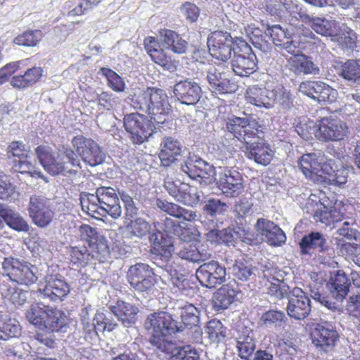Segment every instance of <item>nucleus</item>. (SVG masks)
I'll return each mask as SVG.
<instances>
[{
    "mask_svg": "<svg viewBox=\"0 0 360 360\" xmlns=\"http://www.w3.org/2000/svg\"><path fill=\"white\" fill-rule=\"evenodd\" d=\"M334 166L335 160L326 159L320 152L304 154L297 162L299 169L313 182L324 181V175H328L330 184L342 186L347 181L349 170L344 166L338 169Z\"/></svg>",
    "mask_w": 360,
    "mask_h": 360,
    "instance_id": "f257e3e1",
    "label": "nucleus"
},
{
    "mask_svg": "<svg viewBox=\"0 0 360 360\" xmlns=\"http://www.w3.org/2000/svg\"><path fill=\"white\" fill-rule=\"evenodd\" d=\"M35 154L44 170L52 176H75L82 168L77 154L69 148L54 152L47 146H39Z\"/></svg>",
    "mask_w": 360,
    "mask_h": 360,
    "instance_id": "f03ea898",
    "label": "nucleus"
},
{
    "mask_svg": "<svg viewBox=\"0 0 360 360\" xmlns=\"http://www.w3.org/2000/svg\"><path fill=\"white\" fill-rule=\"evenodd\" d=\"M150 335V342L161 352H168L172 347V338L181 333L183 324L168 312L160 311L149 314L144 323Z\"/></svg>",
    "mask_w": 360,
    "mask_h": 360,
    "instance_id": "7ed1b4c3",
    "label": "nucleus"
},
{
    "mask_svg": "<svg viewBox=\"0 0 360 360\" xmlns=\"http://www.w3.org/2000/svg\"><path fill=\"white\" fill-rule=\"evenodd\" d=\"M81 197L82 210L96 219L110 216L118 219L122 214L119 198L113 188L101 186L96 189V194L86 193Z\"/></svg>",
    "mask_w": 360,
    "mask_h": 360,
    "instance_id": "20e7f679",
    "label": "nucleus"
},
{
    "mask_svg": "<svg viewBox=\"0 0 360 360\" xmlns=\"http://www.w3.org/2000/svg\"><path fill=\"white\" fill-rule=\"evenodd\" d=\"M130 104L134 109L150 115V119L158 124L165 122L171 107L165 91L154 87L131 96Z\"/></svg>",
    "mask_w": 360,
    "mask_h": 360,
    "instance_id": "39448f33",
    "label": "nucleus"
},
{
    "mask_svg": "<svg viewBox=\"0 0 360 360\" xmlns=\"http://www.w3.org/2000/svg\"><path fill=\"white\" fill-rule=\"evenodd\" d=\"M26 318L32 325L48 333H65L68 318L65 314L39 301L32 304L26 311Z\"/></svg>",
    "mask_w": 360,
    "mask_h": 360,
    "instance_id": "423d86ee",
    "label": "nucleus"
},
{
    "mask_svg": "<svg viewBox=\"0 0 360 360\" xmlns=\"http://www.w3.org/2000/svg\"><path fill=\"white\" fill-rule=\"evenodd\" d=\"M150 252L155 264L167 272L173 288L176 290L188 278L170 264L174 250V242L166 235L158 232L150 236Z\"/></svg>",
    "mask_w": 360,
    "mask_h": 360,
    "instance_id": "0eeeda50",
    "label": "nucleus"
},
{
    "mask_svg": "<svg viewBox=\"0 0 360 360\" xmlns=\"http://www.w3.org/2000/svg\"><path fill=\"white\" fill-rule=\"evenodd\" d=\"M1 269L4 276L19 285L30 286L38 279L37 266L13 257L4 258Z\"/></svg>",
    "mask_w": 360,
    "mask_h": 360,
    "instance_id": "6e6552de",
    "label": "nucleus"
},
{
    "mask_svg": "<svg viewBox=\"0 0 360 360\" xmlns=\"http://www.w3.org/2000/svg\"><path fill=\"white\" fill-rule=\"evenodd\" d=\"M178 166L179 172L199 181L202 186L214 182V176L217 175L215 167L212 165L195 154H189Z\"/></svg>",
    "mask_w": 360,
    "mask_h": 360,
    "instance_id": "1a4fd4ad",
    "label": "nucleus"
},
{
    "mask_svg": "<svg viewBox=\"0 0 360 360\" xmlns=\"http://www.w3.org/2000/svg\"><path fill=\"white\" fill-rule=\"evenodd\" d=\"M6 153L13 172L28 174L34 178L44 177L40 169L36 167V164L32 162L26 153L25 145L22 141H12L8 145Z\"/></svg>",
    "mask_w": 360,
    "mask_h": 360,
    "instance_id": "9d476101",
    "label": "nucleus"
},
{
    "mask_svg": "<svg viewBox=\"0 0 360 360\" xmlns=\"http://www.w3.org/2000/svg\"><path fill=\"white\" fill-rule=\"evenodd\" d=\"M311 28L317 34L329 37L332 41L339 43L342 46L351 47L352 30L345 24H340L332 18L316 17L313 19Z\"/></svg>",
    "mask_w": 360,
    "mask_h": 360,
    "instance_id": "9b49d317",
    "label": "nucleus"
},
{
    "mask_svg": "<svg viewBox=\"0 0 360 360\" xmlns=\"http://www.w3.org/2000/svg\"><path fill=\"white\" fill-rule=\"evenodd\" d=\"M123 122L129 139L136 145L147 141L155 129L152 120L137 112L126 115Z\"/></svg>",
    "mask_w": 360,
    "mask_h": 360,
    "instance_id": "f8f14e48",
    "label": "nucleus"
},
{
    "mask_svg": "<svg viewBox=\"0 0 360 360\" xmlns=\"http://www.w3.org/2000/svg\"><path fill=\"white\" fill-rule=\"evenodd\" d=\"M238 49L231 58V68L233 72L240 77H249L257 69L256 55L251 47L242 39L236 40Z\"/></svg>",
    "mask_w": 360,
    "mask_h": 360,
    "instance_id": "ddd939ff",
    "label": "nucleus"
},
{
    "mask_svg": "<svg viewBox=\"0 0 360 360\" xmlns=\"http://www.w3.org/2000/svg\"><path fill=\"white\" fill-rule=\"evenodd\" d=\"M236 38L233 40L230 33L216 31L211 33L207 38L209 52L213 58L221 61H226L231 58V53L237 51Z\"/></svg>",
    "mask_w": 360,
    "mask_h": 360,
    "instance_id": "4468645a",
    "label": "nucleus"
},
{
    "mask_svg": "<svg viewBox=\"0 0 360 360\" xmlns=\"http://www.w3.org/2000/svg\"><path fill=\"white\" fill-rule=\"evenodd\" d=\"M73 148L82 160L91 167L102 164L105 154L101 147L93 139L82 135L75 136L72 140Z\"/></svg>",
    "mask_w": 360,
    "mask_h": 360,
    "instance_id": "2eb2a0df",
    "label": "nucleus"
},
{
    "mask_svg": "<svg viewBox=\"0 0 360 360\" xmlns=\"http://www.w3.org/2000/svg\"><path fill=\"white\" fill-rule=\"evenodd\" d=\"M127 279L130 286L140 292H149L155 282L153 269L146 263L131 265L127 273Z\"/></svg>",
    "mask_w": 360,
    "mask_h": 360,
    "instance_id": "dca6fc26",
    "label": "nucleus"
},
{
    "mask_svg": "<svg viewBox=\"0 0 360 360\" xmlns=\"http://www.w3.org/2000/svg\"><path fill=\"white\" fill-rule=\"evenodd\" d=\"M264 290L270 297L282 300L290 293V287L283 281V272L277 268L265 265L261 273Z\"/></svg>",
    "mask_w": 360,
    "mask_h": 360,
    "instance_id": "f3484780",
    "label": "nucleus"
},
{
    "mask_svg": "<svg viewBox=\"0 0 360 360\" xmlns=\"http://www.w3.org/2000/svg\"><path fill=\"white\" fill-rule=\"evenodd\" d=\"M348 134L347 124L334 115L322 117L319 120V129L316 132L317 139L323 141H341Z\"/></svg>",
    "mask_w": 360,
    "mask_h": 360,
    "instance_id": "a211bd4d",
    "label": "nucleus"
},
{
    "mask_svg": "<svg viewBox=\"0 0 360 360\" xmlns=\"http://www.w3.org/2000/svg\"><path fill=\"white\" fill-rule=\"evenodd\" d=\"M243 143V151L248 159L264 166L271 162L274 152L269 143L257 136V132Z\"/></svg>",
    "mask_w": 360,
    "mask_h": 360,
    "instance_id": "6ab92c4d",
    "label": "nucleus"
},
{
    "mask_svg": "<svg viewBox=\"0 0 360 360\" xmlns=\"http://www.w3.org/2000/svg\"><path fill=\"white\" fill-rule=\"evenodd\" d=\"M214 181L227 198L238 197L244 188L242 175L238 171L229 168H224L219 172L218 177L214 176Z\"/></svg>",
    "mask_w": 360,
    "mask_h": 360,
    "instance_id": "aec40b11",
    "label": "nucleus"
},
{
    "mask_svg": "<svg viewBox=\"0 0 360 360\" xmlns=\"http://www.w3.org/2000/svg\"><path fill=\"white\" fill-rule=\"evenodd\" d=\"M28 212L33 222L39 227H46L51 222L53 212L50 201L41 195H32L30 198Z\"/></svg>",
    "mask_w": 360,
    "mask_h": 360,
    "instance_id": "412c9836",
    "label": "nucleus"
},
{
    "mask_svg": "<svg viewBox=\"0 0 360 360\" xmlns=\"http://www.w3.org/2000/svg\"><path fill=\"white\" fill-rule=\"evenodd\" d=\"M195 275L202 285L212 288L225 281L226 271L218 262L212 260L201 264Z\"/></svg>",
    "mask_w": 360,
    "mask_h": 360,
    "instance_id": "4be33fe9",
    "label": "nucleus"
},
{
    "mask_svg": "<svg viewBox=\"0 0 360 360\" xmlns=\"http://www.w3.org/2000/svg\"><path fill=\"white\" fill-rule=\"evenodd\" d=\"M288 303L286 307L288 315L296 320H303L311 312V300L307 294L300 288L290 290L287 295Z\"/></svg>",
    "mask_w": 360,
    "mask_h": 360,
    "instance_id": "5701e85b",
    "label": "nucleus"
},
{
    "mask_svg": "<svg viewBox=\"0 0 360 360\" xmlns=\"http://www.w3.org/2000/svg\"><path fill=\"white\" fill-rule=\"evenodd\" d=\"M338 338L335 326L329 322L317 323L311 333L313 344L325 352L333 348Z\"/></svg>",
    "mask_w": 360,
    "mask_h": 360,
    "instance_id": "b1692460",
    "label": "nucleus"
},
{
    "mask_svg": "<svg viewBox=\"0 0 360 360\" xmlns=\"http://www.w3.org/2000/svg\"><path fill=\"white\" fill-rule=\"evenodd\" d=\"M173 92L181 104L194 106L201 98L202 89L194 80L186 79L177 82L174 86Z\"/></svg>",
    "mask_w": 360,
    "mask_h": 360,
    "instance_id": "393cba45",
    "label": "nucleus"
},
{
    "mask_svg": "<svg viewBox=\"0 0 360 360\" xmlns=\"http://www.w3.org/2000/svg\"><path fill=\"white\" fill-rule=\"evenodd\" d=\"M181 321L178 324H183L181 333L191 335L193 341L200 340L202 330L200 323V311L194 305L189 304L184 306L181 312Z\"/></svg>",
    "mask_w": 360,
    "mask_h": 360,
    "instance_id": "a878e982",
    "label": "nucleus"
},
{
    "mask_svg": "<svg viewBox=\"0 0 360 360\" xmlns=\"http://www.w3.org/2000/svg\"><path fill=\"white\" fill-rule=\"evenodd\" d=\"M255 126L256 124L248 117L232 116L226 120V130L242 143L258 131L255 129Z\"/></svg>",
    "mask_w": 360,
    "mask_h": 360,
    "instance_id": "bb28decb",
    "label": "nucleus"
},
{
    "mask_svg": "<svg viewBox=\"0 0 360 360\" xmlns=\"http://www.w3.org/2000/svg\"><path fill=\"white\" fill-rule=\"evenodd\" d=\"M255 228L257 235L264 237L263 240L271 246H280L286 241L284 231L269 219L259 218Z\"/></svg>",
    "mask_w": 360,
    "mask_h": 360,
    "instance_id": "cd10ccee",
    "label": "nucleus"
},
{
    "mask_svg": "<svg viewBox=\"0 0 360 360\" xmlns=\"http://www.w3.org/2000/svg\"><path fill=\"white\" fill-rule=\"evenodd\" d=\"M205 74L208 88L212 93L224 94L233 91L226 72L210 65L205 70Z\"/></svg>",
    "mask_w": 360,
    "mask_h": 360,
    "instance_id": "c85d7f7f",
    "label": "nucleus"
},
{
    "mask_svg": "<svg viewBox=\"0 0 360 360\" xmlns=\"http://www.w3.org/2000/svg\"><path fill=\"white\" fill-rule=\"evenodd\" d=\"M70 287L60 276H51L46 281V285L41 295L49 298L54 302H62L69 294Z\"/></svg>",
    "mask_w": 360,
    "mask_h": 360,
    "instance_id": "c756f323",
    "label": "nucleus"
},
{
    "mask_svg": "<svg viewBox=\"0 0 360 360\" xmlns=\"http://www.w3.org/2000/svg\"><path fill=\"white\" fill-rule=\"evenodd\" d=\"M182 152V145L171 136L164 137L160 143L159 158L161 165L165 167L176 164Z\"/></svg>",
    "mask_w": 360,
    "mask_h": 360,
    "instance_id": "7c9ffc66",
    "label": "nucleus"
},
{
    "mask_svg": "<svg viewBox=\"0 0 360 360\" xmlns=\"http://www.w3.org/2000/svg\"><path fill=\"white\" fill-rule=\"evenodd\" d=\"M316 206L313 218L316 222L320 221L326 226H330L342 220V214L331 205L328 198L324 197L319 199V202H316Z\"/></svg>",
    "mask_w": 360,
    "mask_h": 360,
    "instance_id": "2f4dec72",
    "label": "nucleus"
},
{
    "mask_svg": "<svg viewBox=\"0 0 360 360\" xmlns=\"http://www.w3.org/2000/svg\"><path fill=\"white\" fill-rule=\"evenodd\" d=\"M351 283L347 274L339 269L330 276L327 288L332 297L337 301L342 302L347 296Z\"/></svg>",
    "mask_w": 360,
    "mask_h": 360,
    "instance_id": "473e14b6",
    "label": "nucleus"
},
{
    "mask_svg": "<svg viewBox=\"0 0 360 360\" xmlns=\"http://www.w3.org/2000/svg\"><path fill=\"white\" fill-rule=\"evenodd\" d=\"M265 34L271 37L275 46L285 49L288 53H295L297 51L299 42L292 39L281 25H268Z\"/></svg>",
    "mask_w": 360,
    "mask_h": 360,
    "instance_id": "72a5a7b5",
    "label": "nucleus"
},
{
    "mask_svg": "<svg viewBox=\"0 0 360 360\" xmlns=\"http://www.w3.org/2000/svg\"><path fill=\"white\" fill-rule=\"evenodd\" d=\"M227 210L228 205L226 202L214 198L205 201L202 208L205 218L214 226H219L223 223V217Z\"/></svg>",
    "mask_w": 360,
    "mask_h": 360,
    "instance_id": "f704fd0d",
    "label": "nucleus"
},
{
    "mask_svg": "<svg viewBox=\"0 0 360 360\" xmlns=\"http://www.w3.org/2000/svg\"><path fill=\"white\" fill-rule=\"evenodd\" d=\"M110 309L124 327L128 328L135 323L139 309L134 304L118 300Z\"/></svg>",
    "mask_w": 360,
    "mask_h": 360,
    "instance_id": "c9c22d12",
    "label": "nucleus"
},
{
    "mask_svg": "<svg viewBox=\"0 0 360 360\" xmlns=\"http://www.w3.org/2000/svg\"><path fill=\"white\" fill-rule=\"evenodd\" d=\"M241 297V291L231 285H223L214 294L213 302L216 310L227 309L234 301Z\"/></svg>",
    "mask_w": 360,
    "mask_h": 360,
    "instance_id": "e433bc0d",
    "label": "nucleus"
},
{
    "mask_svg": "<svg viewBox=\"0 0 360 360\" xmlns=\"http://www.w3.org/2000/svg\"><path fill=\"white\" fill-rule=\"evenodd\" d=\"M159 36L163 47L166 49L177 54L186 52L188 42L177 32L169 29H162L159 31Z\"/></svg>",
    "mask_w": 360,
    "mask_h": 360,
    "instance_id": "4c0bfd02",
    "label": "nucleus"
},
{
    "mask_svg": "<svg viewBox=\"0 0 360 360\" xmlns=\"http://www.w3.org/2000/svg\"><path fill=\"white\" fill-rule=\"evenodd\" d=\"M155 205L161 211L179 219L192 221L197 218L196 212L186 209L166 200L158 198L155 200Z\"/></svg>",
    "mask_w": 360,
    "mask_h": 360,
    "instance_id": "58836bf2",
    "label": "nucleus"
},
{
    "mask_svg": "<svg viewBox=\"0 0 360 360\" xmlns=\"http://www.w3.org/2000/svg\"><path fill=\"white\" fill-rule=\"evenodd\" d=\"M299 52L297 49L295 53H292L294 57L289 60L290 70L296 75H319V68L314 63L311 58L304 54H298Z\"/></svg>",
    "mask_w": 360,
    "mask_h": 360,
    "instance_id": "ea45409f",
    "label": "nucleus"
},
{
    "mask_svg": "<svg viewBox=\"0 0 360 360\" xmlns=\"http://www.w3.org/2000/svg\"><path fill=\"white\" fill-rule=\"evenodd\" d=\"M245 97L248 103L258 108L267 109L274 104V92L266 89L252 86L248 89Z\"/></svg>",
    "mask_w": 360,
    "mask_h": 360,
    "instance_id": "a19ab883",
    "label": "nucleus"
},
{
    "mask_svg": "<svg viewBox=\"0 0 360 360\" xmlns=\"http://www.w3.org/2000/svg\"><path fill=\"white\" fill-rule=\"evenodd\" d=\"M299 246L302 255H311V249H316L319 252H325L327 250V240L320 232H311L301 239Z\"/></svg>",
    "mask_w": 360,
    "mask_h": 360,
    "instance_id": "79ce46f5",
    "label": "nucleus"
},
{
    "mask_svg": "<svg viewBox=\"0 0 360 360\" xmlns=\"http://www.w3.org/2000/svg\"><path fill=\"white\" fill-rule=\"evenodd\" d=\"M0 217L12 229L19 232H27L30 226L22 217L8 205L0 204Z\"/></svg>",
    "mask_w": 360,
    "mask_h": 360,
    "instance_id": "37998d69",
    "label": "nucleus"
},
{
    "mask_svg": "<svg viewBox=\"0 0 360 360\" xmlns=\"http://www.w3.org/2000/svg\"><path fill=\"white\" fill-rule=\"evenodd\" d=\"M127 237L129 239H139L142 240L146 238L148 235L149 238L155 233L160 231H157L150 233L151 225L145 219L142 217H136L130 221V223L125 226ZM161 233H163L161 232Z\"/></svg>",
    "mask_w": 360,
    "mask_h": 360,
    "instance_id": "c03bdc74",
    "label": "nucleus"
},
{
    "mask_svg": "<svg viewBox=\"0 0 360 360\" xmlns=\"http://www.w3.org/2000/svg\"><path fill=\"white\" fill-rule=\"evenodd\" d=\"M335 68L338 74L343 79L360 85V59L338 62Z\"/></svg>",
    "mask_w": 360,
    "mask_h": 360,
    "instance_id": "a18cd8bd",
    "label": "nucleus"
},
{
    "mask_svg": "<svg viewBox=\"0 0 360 360\" xmlns=\"http://www.w3.org/2000/svg\"><path fill=\"white\" fill-rule=\"evenodd\" d=\"M43 70L39 67L28 69L24 75L13 77L11 84L15 89H27L36 84L41 79Z\"/></svg>",
    "mask_w": 360,
    "mask_h": 360,
    "instance_id": "49530a36",
    "label": "nucleus"
},
{
    "mask_svg": "<svg viewBox=\"0 0 360 360\" xmlns=\"http://www.w3.org/2000/svg\"><path fill=\"white\" fill-rule=\"evenodd\" d=\"M178 256L191 262H200L209 259L211 252L205 250L202 246L198 248L189 243H182L177 252Z\"/></svg>",
    "mask_w": 360,
    "mask_h": 360,
    "instance_id": "de8ad7c7",
    "label": "nucleus"
},
{
    "mask_svg": "<svg viewBox=\"0 0 360 360\" xmlns=\"http://www.w3.org/2000/svg\"><path fill=\"white\" fill-rule=\"evenodd\" d=\"M164 227L165 233L169 238H172L169 234H173L179 237V238L184 242V243H188L194 238V235L190 229L182 228L179 223L175 221L171 218L166 217L164 221ZM172 240V239H171ZM173 242V240H172Z\"/></svg>",
    "mask_w": 360,
    "mask_h": 360,
    "instance_id": "09e8293b",
    "label": "nucleus"
},
{
    "mask_svg": "<svg viewBox=\"0 0 360 360\" xmlns=\"http://www.w3.org/2000/svg\"><path fill=\"white\" fill-rule=\"evenodd\" d=\"M163 352L169 354L172 360H199L200 359L199 351L190 345L174 347L172 342L170 350Z\"/></svg>",
    "mask_w": 360,
    "mask_h": 360,
    "instance_id": "8fccbe9b",
    "label": "nucleus"
},
{
    "mask_svg": "<svg viewBox=\"0 0 360 360\" xmlns=\"http://www.w3.org/2000/svg\"><path fill=\"white\" fill-rule=\"evenodd\" d=\"M20 333L21 326L15 319L9 318L0 321V340H9L18 337Z\"/></svg>",
    "mask_w": 360,
    "mask_h": 360,
    "instance_id": "3c124183",
    "label": "nucleus"
},
{
    "mask_svg": "<svg viewBox=\"0 0 360 360\" xmlns=\"http://www.w3.org/2000/svg\"><path fill=\"white\" fill-rule=\"evenodd\" d=\"M91 244L90 255L92 256V261L97 260L99 262H105L110 258V248L105 238L100 236Z\"/></svg>",
    "mask_w": 360,
    "mask_h": 360,
    "instance_id": "603ef678",
    "label": "nucleus"
},
{
    "mask_svg": "<svg viewBox=\"0 0 360 360\" xmlns=\"http://www.w3.org/2000/svg\"><path fill=\"white\" fill-rule=\"evenodd\" d=\"M164 186L168 193L176 201L182 202L188 184L181 182L180 180H173L167 177L165 179Z\"/></svg>",
    "mask_w": 360,
    "mask_h": 360,
    "instance_id": "864d4df0",
    "label": "nucleus"
},
{
    "mask_svg": "<svg viewBox=\"0 0 360 360\" xmlns=\"http://www.w3.org/2000/svg\"><path fill=\"white\" fill-rule=\"evenodd\" d=\"M246 335H241L238 338L237 348L240 358L248 359L255 349V342L252 336L251 330H246Z\"/></svg>",
    "mask_w": 360,
    "mask_h": 360,
    "instance_id": "5fc2aeb1",
    "label": "nucleus"
},
{
    "mask_svg": "<svg viewBox=\"0 0 360 360\" xmlns=\"http://www.w3.org/2000/svg\"><path fill=\"white\" fill-rule=\"evenodd\" d=\"M99 73L106 77L108 86L117 92H122L125 89V84L122 78L115 71L110 68H101Z\"/></svg>",
    "mask_w": 360,
    "mask_h": 360,
    "instance_id": "6e6d98bb",
    "label": "nucleus"
},
{
    "mask_svg": "<svg viewBox=\"0 0 360 360\" xmlns=\"http://www.w3.org/2000/svg\"><path fill=\"white\" fill-rule=\"evenodd\" d=\"M43 37L40 30H30L18 35L14 39V43L19 46H35L41 40Z\"/></svg>",
    "mask_w": 360,
    "mask_h": 360,
    "instance_id": "4d7b16f0",
    "label": "nucleus"
},
{
    "mask_svg": "<svg viewBox=\"0 0 360 360\" xmlns=\"http://www.w3.org/2000/svg\"><path fill=\"white\" fill-rule=\"evenodd\" d=\"M70 257L71 262L77 266H84L92 261V256L85 246L72 248Z\"/></svg>",
    "mask_w": 360,
    "mask_h": 360,
    "instance_id": "13d9d810",
    "label": "nucleus"
},
{
    "mask_svg": "<svg viewBox=\"0 0 360 360\" xmlns=\"http://www.w3.org/2000/svg\"><path fill=\"white\" fill-rule=\"evenodd\" d=\"M242 231L239 227L236 229L226 228L220 231L219 241L220 243H224L227 246H235L238 240L244 241L242 238Z\"/></svg>",
    "mask_w": 360,
    "mask_h": 360,
    "instance_id": "bf43d9fd",
    "label": "nucleus"
},
{
    "mask_svg": "<svg viewBox=\"0 0 360 360\" xmlns=\"http://www.w3.org/2000/svg\"><path fill=\"white\" fill-rule=\"evenodd\" d=\"M285 317V315L282 311L269 310L262 314L260 322L266 327L281 326Z\"/></svg>",
    "mask_w": 360,
    "mask_h": 360,
    "instance_id": "052dcab7",
    "label": "nucleus"
},
{
    "mask_svg": "<svg viewBox=\"0 0 360 360\" xmlns=\"http://www.w3.org/2000/svg\"><path fill=\"white\" fill-rule=\"evenodd\" d=\"M274 103H278L283 108L288 109L292 105V96L291 93L283 86H278L274 90Z\"/></svg>",
    "mask_w": 360,
    "mask_h": 360,
    "instance_id": "680f3d73",
    "label": "nucleus"
},
{
    "mask_svg": "<svg viewBox=\"0 0 360 360\" xmlns=\"http://www.w3.org/2000/svg\"><path fill=\"white\" fill-rule=\"evenodd\" d=\"M322 82L321 81L303 82L300 84L299 91L316 101V96L319 95Z\"/></svg>",
    "mask_w": 360,
    "mask_h": 360,
    "instance_id": "e2e57ef3",
    "label": "nucleus"
},
{
    "mask_svg": "<svg viewBox=\"0 0 360 360\" xmlns=\"http://www.w3.org/2000/svg\"><path fill=\"white\" fill-rule=\"evenodd\" d=\"M337 96L338 91L335 89L322 82L316 101L321 104L331 103L336 100Z\"/></svg>",
    "mask_w": 360,
    "mask_h": 360,
    "instance_id": "0e129e2a",
    "label": "nucleus"
},
{
    "mask_svg": "<svg viewBox=\"0 0 360 360\" xmlns=\"http://www.w3.org/2000/svg\"><path fill=\"white\" fill-rule=\"evenodd\" d=\"M83 333L84 338L89 342H95L98 338V331H101L99 321H96V326L94 323H90L84 319L82 321Z\"/></svg>",
    "mask_w": 360,
    "mask_h": 360,
    "instance_id": "69168bd1",
    "label": "nucleus"
},
{
    "mask_svg": "<svg viewBox=\"0 0 360 360\" xmlns=\"http://www.w3.org/2000/svg\"><path fill=\"white\" fill-rule=\"evenodd\" d=\"M207 333L212 342H221L226 337V331L219 321H211L207 328Z\"/></svg>",
    "mask_w": 360,
    "mask_h": 360,
    "instance_id": "338daca9",
    "label": "nucleus"
},
{
    "mask_svg": "<svg viewBox=\"0 0 360 360\" xmlns=\"http://www.w3.org/2000/svg\"><path fill=\"white\" fill-rule=\"evenodd\" d=\"M18 196L16 187L11 182L0 179V198L12 200Z\"/></svg>",
    "mask_w": 360,
    "mask_h": 360,
    "instance_id": "774afa93",
    "label": "nucleus"
}]
</instances>
